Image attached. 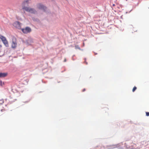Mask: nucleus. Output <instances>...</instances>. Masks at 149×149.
Returning a JSON list of instances; mask_svg holds the SVG:
<instances>
[{"label": "nucleus", "instance_id": "obj_14", "mask_svg": "<svg viewBox=\"0 0 149 149\" xmlns=\"http://www.w3.org/2000/svg\"><path fill=\"white\" fill-rule=\"evenodd\" d=\"M134 143H133L134 144H136L137 143V141L136 142V141H134Z\"/></svg>", "mask_w": 149, "mask_h": 149}, {"label": "nucleus", "instance_id": "obj_6", "mask_svg": "<svg viewBox=\"0 0 149 149\" xmlns=\"http://www.w3.org/2000/svg\"><path fill=\"white\" fill-rule=\"evenodd\" d=\"M21 23L17 21L15 22L13 24V25L15 27L18 29H20L21 28Z\"/></svg>", "mask_w": 149, "mask_h": 149}, {"label": "nucleus", "instance_id": "obj_8", "mask_svg": "<svg viewBox=\"0 0 149 149\" xmlns=\"http://www.w3.org/2000/svg\"><path fill=\"white\" fill-rule=\"evenodd\" d=\"M7 74L4 73H0V77H4L6 76Z\"/></svg>", "mask_w": 149, "mask_h": 149}, {"label": "nucleus", "instance_id": "obj_5", "mask_svg": "<svg viewBox=\"0 0 149 149\" xmlns=\"http://www.w3.org/2000/svg\"><path fill=\"white\" fill-rule=\"evenodd\" d=\"M22 31L24 33H27L31 32V30L30 28L26 27L25 29H22Z\"/></svg>", "mask_w": 149, "mask_h": 149}, {"label": "nucleus", "instance_id": "obj_12", "mask_svg": "<svg viewBox=\"0 0 149 149\" xmlns=\"http://www.w3.org/2000/svg\"><path fill=\"white\" fill-rule=\"evenodd\" d=\"M3 83L2 82V81H1L0 80V85L1 86H2L3 85Z\"/></svg>", "mask_w": 149, "mask_h": 149}, {"label": "nucleus", "instance_id": "obj_11", "mask_svg": "<svg viewBox=\"0 0 149 149\" xmlns=\"http://www.w3.org/2000/svg\"><path fill=\"white\" fill-rule=\"evenodd\" d=\"M146 115L147 116H149V112H146Z\"/></svg>", "mask_w": 149, "mask_h": 149}, {"label": "nucleus", "instance_id": "obj_3", "mask_svg": "<svg viewBox=\"0 0 149 149\" xmlns=\"http://www.w3.org/2000/svg\"><path fill=\"white\" fill-rule=\"evenodd\" d=\"M17 46V42L16 38L13 37L12 38V42L11 44V47L13 48H15Z\"/></svg>", "mask_w": 149, "mask_h": 149}, {"label": "nucleus", "instance_id": "obj_1", "mask_svg": "<svg viewBox=\"0 0 149 149\" xmlns=\"http://www.w3.org/2000/svg\"><path fill=\"white\" fill-rule=\"evenodd\" d=\"M23 10L32 14H35L37 13V11L34 9L26 6H23Z\"/></svg>", "mask_w": 149, "mask_h": 149}, {"label": "nucleus", "instance_id": "obj_4", "mask_svg": "<svg viewBox=\"0 0 149 149\" xmlns=\"http://www.w3.org/2000/svg\"><path fill=\"white\" fill-rule=\"evenodd\" d=\"M36 8L40 10H45L46 8L41 3H38L36 5Z\"/></svg>", "mask_w": 149, "mask_h": 149}, {"label": "nucleus", "instance_id": "obj_15", "mask_svg": "<svg viewBox=\"0 0 149 149\" xmlns=\"http://www.w3.org/2000/svg\"><path fill=\"white\" fill-rule=\"evenodd\" d=\"M64 62H66V59H65V60H64Z\"/></svg>", "mask_w": 149, "mask_h": 149}, {"label": "nucleus", "instance_id": "obj_13", "mask_svg": "<svg viewBox=\"0 0 149 149\" xmlns=\"http://www.w3.org/2000/svg\"><path fill=\"white\" fill-rule=\"evenodd\" d=\"M86 90V89L85 88H84L83 90H82V91L83 92H84V91H85Z\"/></svg>", "mask_w": 149, "mask_h": 149}, {"label": "nucleus", "instance_id": "obj_7", "mask_svg": "<svg viewBox=\"0 0 149 149\" xmlns=\"http://www.w3.org/2000/svg\"><path fill=\"white\" fill-rule=\"evenodd\" d=\"M30 0H26L24 1L22 3V9H23V6H25V5L27 4H28Z\"/></svg>", "mask_w": 149, "mask_h": 149}, {"label": "nucleus", "instance_id": "obj_2", "mask_svg": "<svg viewBox=\"0 0 149 149\" xmlns=\"http://www.w3.org/2000/svg\"><path fill=\"white\" fill-rule=\"evenodd\" d=\"M0 38L5 46L6 47H8L9 46L8 42L6 38L3 36L0 35Z\"/></svg>", "mask_w": 149, "mask_h": 149}, {"label": "nucleus", "instance_id": "obj_10", "mask_svg": "<svg viewBox=\"0 0 149 149\" xmlns=\"http://www.w3.org/2000/svg\"><path fill=\"white\" fill-rule=\"evenodd\" d=\"M136 87L135 86L132 89V92H134L136 90Z\"/></svg>", "mask_w": 149, "mask_h": 149}, {"label": "nucleus", "instance_id": "obj_9", "mask_svg": "<svg viewBox=\"0 0 149 149\" xmlns=\"http://www.w3.org/2000/svg\"><path fill=\"white\" fill-rule=\"evenodd\" d=\"M75 48L76 49H80V48L79 47V46L78 45H76L75 46Z\"/></svg>", "mask_w": 149, "mask_h": 149}]
</instances>
